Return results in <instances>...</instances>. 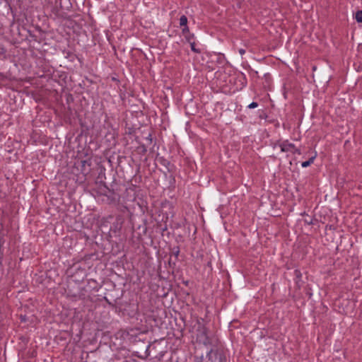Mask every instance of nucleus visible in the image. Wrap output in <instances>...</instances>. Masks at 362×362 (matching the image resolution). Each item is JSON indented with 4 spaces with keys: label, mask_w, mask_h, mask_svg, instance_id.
Listing matches in <instances>:
<instances>
[{
    "label": "nucleus",
    "mask_w": 362,
    "mask_h": 362,
    "mask_svg": "<svg viewBox=\"0 0 362 362\" xmlns=\"http://www.w3.org/2000/svg\"><path fill=\"white\" fill-rule=\"evenodd\" d=\"M355 19L358 23H362V10L356 11L355 14Z\"/></svg>",
    "instance_id": "9d476101"
},
{
    "label": "nucleus",
    "mask_w": 362,
    "mask_h": 362,
    "mask_svg": "<svg viewBox=\"0 0 362 362\" xmlns=\"http://www.w3.org/2000/svg\"><path fill=\"white\" fill-rule=\"evenodd\" d=\"M282 141H283L278 140L276 142L272 143L271 145H272L273 148H275L276 146H279L280 147V144H282Z\"/></svg>",
    "instance_id": "dca6fc26"
},
{
    "label": "nucleus",
    "mask_w": 362,
    "mask_h": 362,
    "mask_svg": "<svg viewBox=\"0 0 362 362\" xmlns=\"http://www.w3.org/2000/svg\"><path fill=\"white\" fill-rule=\"evenodd\" d=\"M179 357H178V352L177 351H173L171 356V360L172 361H176L177 362Z\"/></svg>",
    "instance_id": "2eb2a0df"
},
{
    "label": "nucleus",
    "mask_w": 362,
    "mask_h": 362,
    "mask_svg": "<svg viewBox=\"0 0 362 362\" xmlns=\"http://www.w3.org/2000/svg\"><path fill=\"white\" fill-rule=\"evenodd\" d=\"M180 25H182L181 18L180 19Z\"/></svg>",
    "instance_id": "a878e982"
},
{
    "label": "nucleus",
    "mask_w": 362,
    "mask_h": 362,
    "mask_svg": "<svg viewBox=\"0 0 362 362\" xmlns=\"http://www.w3.org/2000/svg\"><path fill=\"white\" fill-rule=\"evenodd\" d=\"M146 139V140H147L148 141H149V143H151V142H152V137H151V134H149L148 135V136H147Z\"/></svg>",
    "instance_id": "aec40b11"
},
{
    "label": "nucleus",
    "mask_w": 362,
    "mask_h": 362,
    "mask_svg": "<svg viewBox=\"0 0 362 362\" xmlns=\"http://www.w3.org/2000/svg\"><path fill=\"white\" fill-rule=\"evenodd\" d=\"M106 199H103V201L106 202L108 204H110L115 201V198L114 197V193L111 192L110 195H105Z\"/></svg>",
    "instance_id": "1a4fd4ad"
},
{
    "label": "nucleus",
    "mask_w": 362,
    "mask_h": 362,
    "mask_svg": "<svg viewBox=\"0 0 362 362\" xmlns=\"http://www.w3.org/2000/svg\"><path fill=\"white\" fill-rule=\"evenodd\" d=\"M192 329H195V337L197 343L204 346L210 344V339L207 336V329L198 320H195Z\"/></svg>",
    "instance_id": "f257e3e1"
},
{
    "label": "nucleus",
    "mask_w": 362,
    "mask_h": 362,
    "mask_svg": "<svg viewBox=\"0 0 362 362\" xmlns=\"http://www.w3.org/2000/svg\"><path fill=\"white\" fill-rule=\"evenodd\" d=\"M81 164L83 167H85L86 165H88V166L90 165V163L88 160H82Z\"/></svg>",
    "instance_id": "6ab92c4d"
},
{
    "label": "nucleus",
    "mask_w": 362,
    "mask_h": 362,
    "mask_svg": "<svg viewBox=\"0 0 362 362\" xmlns=\"http://www.w3.org/2000/svg\"><path fill=\"white\" fill-rule=\"evenodd\" d=\"M182 284H185L188 289L184 291L182 288V308L184 307L183 304L185 303L187 306H189L190 304L194 302V284L193 281H182Z\"/></svg>",
    "instance_id": "f03ea898"
},
{
    "label": "nucleus",
    "mask_w": 362,
    "mask_h": 362,
    "mask_svg": "<svg viewBox=\"0 0 362 362\" xmlns=\"http://www.w3.org/2000/svg\"><path fill=\"white\" fill-rule=\"evenodd\" d=\"M189 124V122H186V127H185V129H186V131H187V130H188Z\"/></svg>",
    "instance_id": "5701e85b"
},
{
    "label": "nucleus",
    "mask_w": 362,
    "mask_h": 362,
    "mask_svg": "<svg viewBox=\"0 0 362 362\" xmlns=\"http://www.w3.org/2000/svg\"><path fill=\"white\" fill-rule=\"evenodd\" d=\"M294 276H295L294 281H295L296 287L298 289H300V288L302 286L303 281H302V273L300 271V269H296L294 270Z\"/></svg>",
    "instance_id": "0eeeda50"
},
{
    "label": "nucleus",
    "mask_w": 362,
    "mask_h": 362,
    "mask_svg": "<svg viewBox=\"0 0 362 362\" xmlns=\"http://www.w3.org/2000/svg\"><path fill=\"white\" fill-rule=\"evenodd\" d=\"M317 157V153H315L314 156L310 157L308 160L304 161L301 163L303 168H307L314 163L315 159Z\"/></svg>",
    "instance_id": "6e6552de"
},
{
    "label": "nucleus",
    "mask_w": 362,
    "mask_h": 362,
    "mask_svg": "<svg viewBox=\"0 0 362 362\" xmlns=\"http://www.w3.org/2000/svg\"><path fill=\"white\" fill-rule=\"evenodd\" d=\"M280 148L281 152H291L293 154H301L300 150L296 148L294 144L290 143L288 140L283 141L282 144H280Z\"/></svg>",
    "instance_id": "20e7f679"
},
{
    "label": "nucleus",
    "mask_w": 362,
    "mask_h": 362,
    "mask_svg": "<svg viewBox=\"0 0 362 362\" xmlns=\"http://www.w3.org/2000/svg\"><path fill=\"white\" fill-rule=\"evenodd\" d=\"M205 362H226V357L223 352L211 349L207 351Z\"/></svg>",
    "instance_id": "7ed1b4c3"
},
{
    "label": "nucleus",
    "mask_w": 362,
    "mask_h": 362,
    "mask_svg": "<svg viewBox=\"0 0 362 362\" xmlns=\"http://www.w3.org/2000/svg\"><path fill=\"white\" fill-rule=\"evenodd\" d=\"M239 53H240L241 55H243V54H244L245 53V49H239Z\"/></svg>",
    "instance_id": "412c9836"
},
{
    "label": "nucleus",
    "mask_w": 362,
    "mask_h": 362,
    "mask_svg": "<svg viewBox=\"0 0 362 362\" xmlns=\"http://www.w3.org/2000/svg\"><path fill=\"white\" fill-rule=\"evenodd\" d=\"M142 148H142V151H143L144 152H146V147H145L144 146H142Z\"/></svg>",
    "instance_id": "393cba45"
},
{
    "label": "nucleus",
    "mask_w": 362,
    "mask_h": 362,
    "mask_svg": "<svg viewBox=\"0 0 362 362\" xmlns=\"http://www.w3.org/2000/svg\"><path fill=\"white\" fill-rule=\"evenodd\" d=\"M6 53V50L4 48H0V58H1L2 56H4Z\"/></svg>",
    "instance_id": "a211bd4d"
},
{
    "label": "nucleus",
    "mask_w": 362,
    "mask_h": 362,
    "mask_svg": "<svg viewBox=\"0 0 362 362\" xmlns=\"http://www.w3.org/2000/svg\"><path fill=\"white\" fill-rule=\"evenodd\" d=\"M182 36H184L185 40L184 42L196 40L194 33L189 32V27L187 26V18L184 15H182Z\"/></svg>",
    "instance_id": "39448f33"
},
{
    "label": "nucleus",
    "mask_w": 362,
    "mask_h": 362,
    "mask_svg": "<svg viewBox=\"0 0 362 362\" xmlns=\"http://www.w3.org/2000/svg\"><path fill=\"white\" fill-rule=\"evenodd\" d=\"M185 110H187V107H185ZM185 113H186L187 115H194V113L189 112L187 110H186V111H185Z\"/></svg>",
    "instance_id": "b1692460"
},
{
    "label": "nucleus",
    "mask_w": 362,
    "mask_h": 362,
    "mask_svg": "<svg viewBox=\"0 0 362 362\" xmlns=\"http://www.w3.org/2000/svg\"><path fill=\"white\" fill-rule=\"evenodd\" d=\"M194 362H203L204 361L203 355H201V356L194 355Z\"/></svg>",
    "instance_id": "ddd939ff"
},
{
    "label": "nucleus",
    "mask_w": 362,
    "mask_h": 362,
    "mask_svg": "<svg viewBox=\"0 0 362 362\" xmlns=\"http://www.w3.org/2000/svg\"><path fill=\"white\" fill-rule=\"evenodd\" d=\"M314 221H316L315 218L310 217L309 218H305L304 220V223L306 225L311 226L314 224Z\"/></svg>",
    "instance_id": "f8f14e48"
},
{
    "label": "nucleus",
    "mask_w": 362,
    "mask_h": 362,
    "mask_svg": "<svg viewBox=\"0 0 362 362\" xmlns=\"http://www.w3.org/2000/svg\"><path fill=\"white\" fill-rule=\"evenodd\" d=\"M251 71L253 72L254 76H257V77H259L258 71H255V70H252V69Z\"/></svg>",
    "instance_id": "4be33fe9"
},
{
    "label": "nucleus",
    "mask_w": 362,
    "mask_h": 362,
    "mask_svg": "<svg viewBox=\"0 0 362 362\" xmlns=\"http://www.w3.org/2000/svg\"><path fill=\"white\" fill-rule=\"evenodd\" d=\"M257 107H258V103L257 102H252L247 106L249 109H254L256 108Z\"/></svg>",
    "instance_id": "f3484780"
},
{
    "label": "nucleus",
    "mask_w": 362,
    "mask_h": 362,
    "mask_svg": "<svg viewBox=\"0 0 362 362\" xmlns=\"http://www.w3.org/2000/svg\"><path fill=\"white\" fill-rule=\"evenodd\" d=\"M187 46V47H189L192 52L196 53V54H199L201 53V49L199 47V45L196 42V40H192V41H190V42H183L182 44V48L186 51L187 52V47H186L185 46Z\"/></svg>",
    "instance_id": "423d86ee"
},
{
    "label": "nucleus",
    "mask_w": 362,
    "mask_h": 362,
    "mask_svg": "<svg viewBox=\"0 0 362 362\" xmlns=\"http://www.w3.org/2000/svg\"><path fill=\"white\" fill-rule=\"evenodd\" d=\"M305 294L309 297V298H311L312 296H313V293H312V289L309 286H307L305 288Z\"/></svg>",
    "instance_id": "4468645a"
},
{
    "label": "nucleus",
    "mask_w": 362,
    "mask_h": 362,
    "mask_svg": "<svg viewBox=\"0 0 362 362\" xmlns=\"http://www.w3.org/2000/svg\"><path fill=\"white\" fill-rule=\"evenodd\" d=\"M187 229H188V233H189V236L190 235V232L191 230L193 231V234H192V236H194V235L197 232V227L194 226V225H188L187 226Z\"/></svg>",
    "instance_id": "9b49d317"
}]
</instances>
